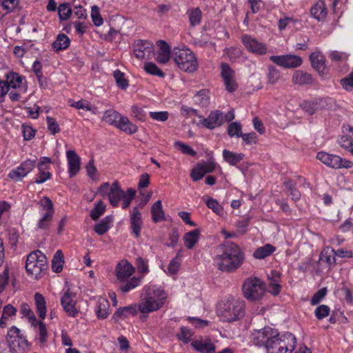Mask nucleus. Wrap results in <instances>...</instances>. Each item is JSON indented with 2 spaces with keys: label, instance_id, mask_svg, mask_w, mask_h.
<instances>
[{
  "label": "nucleus",
  "instance_id": "obj_44",
  "mask_svg": "<svg viewBox=\"0 0 353 353\" xmlns=\"http://www.w3.org/2000/svg\"><path fill=\"white\" fill-rule=\"evenodd\" d=\"M292 81L296 84L303 85L312 83V78L310 74L304 72L301 70H297L294 72Z\"/></svg>",
  "mask_w": 353,
  "mask_h": 353
},
{
  "label": "nucleus",
  "instance_id": "obj_58",
  "mask_svg": "<svg viewBox=\"0 0 353 353\" xmlns=\"http://www.w3.org/2000/svg\"><path fill=\"white\" fill-rule=\"evenodd\" d=\"M91 17L94 26H100L103 24V20L101 17L99 9L97 6L92 7Z\"/></svg>",
  "mask_w": 353,
  "mask_h": 353
},
{
  "label": "nucleus",
  "instance_id": "obj_24",
  "mask_svg": "<svg viewBox=\"0 0 353 353\" xmlns=\"http://www.w3.org/2000/svg\"><path fill=\"white\" fill-rule=\"evenodd\" d=\"M137 304H131L130 305L119 307L112 315V319L117 322L131 316H134L137 314Z\"/></svg>",
  "mask_w": 353,
  "mask_h": 353
},
{
  "label": "nucleus",
  "instance_id": "obj_26",
  "mask_svg": "<svg viewBox=\"0 0 353 353\" xmlns=\"http://www.w3.org/2000/svg\"><path fill=\"white\" fill-rule=\"evenodd\" d=\"M17 312V308L12 305H6L3 309V313L0 319V327H6L13 321Z\"/></svg>",
  "mask_w": 353,
  "mask_h": 353
},
{
  "label": "nucleus",
  "instance_id": "obj_59",
  "mask_svg": "<svg viewBox=\"0 0 353 353\" xmlns=\"http://www.w3.org/2000/svg\"><path fill=\"white\" fill-rule=\"evenodd\" d=\"M174 145L183 154H189L192 157H194L196 154V152L193 150V148L183 142L176 141L174 143Z\"/></svg>",
  "mask_w": 353,
  "mask_h": 353
},
{
  "label": "nucleus",
  "instance_id": "obj_4",
  "mask_svg": "<svg viewBox=\"0 0 353 353\" xmlns=\"http://www.w3.org/2000/svg\"><path fill=\"white\" fill-rule=\"evenodd\" d=\"M244 302L232 296L222 299L216 306L218 316L225 322L238 321L244 316Z\"/></svg>",
  "mask_w": 353,
  "mask_h": 353
},
{
  "label": "nucleus",
  "instance_id": "obj_37",
  "mask_svg": "<svg viewBox=\"0 0 353 353\" xmlns=\"http://www.w3.org/2000/svg\"><path fill=\"white\" fill-rule=\"evenodd\" d=\"M335 256L334 250L327 247L321 252L319 261L325 263L328 267H330L336 263Z\"/></svg>",
  "mask_w": 353,
  "mask_h": 353
},
{
  "label": "nucleus",
  "instance_id": "obj_33",
  "mask_svg": "<svg viewBox=\"0 0 353 353\" xmlns=\"http://www.w3.org/2000/svg\"><path fill=\"white\" fill-rule=\"evenodd\" d=\"M200 230L195 229L185 233L183 237L185 246L189 249H192L199 242L200 237Z\"/></svg>",
  "mask_w": 353,
  "mask_h": 353
},
{
  "label": "nucleus",
  "instance_id": "obj_61",
  "mask_svg": "<svg viewBox=\"0 0 353 353\" xmlns=\"http://www.w3.org/2000/svg\"><path fill=\"white\" fill-rule=\"evenodd\" d=\"M221 75L223 80L235 77L234 71L226 63L221 64Z\"/></svg>",
  "mask_w": 353,
  "mask_h": 353
},
{
  "label": "nucleus",
  "instance_id": "obj_48",
  "mask_svg": "<svg viewBox=\"0 0 353 353\" xmlns=\"http://www.w3.org/2000/svg\"><path fill=\"white\" fill-rule=\"evenodd\" d=\"M136 265L137 271L140 274L139 276H137V278H141L142 281L145 276L148 274L149 272V266L148 261L143 259L141 257H139L137 259Z\"/></svg>",
  "mask_w": 353,
  "mask_h": 353
},
{
  "label": "nucleus",
  "instance_id": "obj_5",
  "mask_svg": "<svg viewBox=\"0 0 353 353\" xmlns=\"http://www.w3.org/2000/svg\"><path fill=\"white\" fill-rule=\"evenodd\" d=\"M134 272V267L127 260H121L117 263L115 275L117 280L121 283L119 290L122 292L128 293L141 285V278L131 277Z\"/></svg>",
  "mask_w": 353,
  "mask_h": 353
},
{
  "label": "nucleus",
  "instance_id": "obj_15",
  "mask_svg": "<svg viewBox=\"0 0 353 353\" xmlns=\"http://www.w3.org/2000/svg\"><path fill=\"white\" fill-rule=\"evenodd\" d=\"M61 305L66 314L71 317H74L78 314L76 307L77 297L74 293L69 290L65 292L61 299Z\"/></svg>",
  "mask_w": 353,
  "mask_h": 353
},
{
  "label": "nucleus",
  "instance_id": "obj_47",
  "mask_svg": "<svg viewBox=\"0 0 353 353\" xmlns=\"http://www.w3.org/2000/svg\"><path fill=\"white\" fill-rule=\"evenodd\" d=\"M206 205L211 209L214 213L220 216L225 214V212L222 205L214 199L208 198L205 201Z\"/></svg>",
  "mask_w": 353,
  "mask_h": 353
},
{
  "label": "nucleus",
  "instance_id": "obj_40",
  "mask_svg": "<svg viewBox=\"0 0 353 353\" xmlns=\"http://www.w3.org/2000/svg\"><path fill=\"white\" fill-rule=\"evenodd\" d=\"M20 312L23 316L28 319L32 327H35L37 325V319L36 316L28 303H23L21 305Z\"/></svg>",
  "mask_w": 353,
  "mask_h": 353
},
{
  "label": "nucleus",
  "instance_id": "obj_22",
  "mask_svg": "<svg viewBox=\"0 0 353 353\" xmlns=\"http://www.w3.org/2000/svg\"><path fill=\"white\" fill-rule=\"evenodd\" d=\"M157 45L158 50L155 52V60L160 64H165L172 58V50L165 41H159Z\"/></svg>",
  "mask_w": 353,
  "mask_h": 353
},
{
  "label": "nucleus",
  "instance_id": "obj_13",
  "mask_svg": "<svg viewBox=\"0 0 353 353\" xmlns=\"http://www.w3.org/2000/svg\"><path fill=\"white\" fill-rule=\"evenodd\" d=\"M216 164L212 161H203L196 164L191 171L190 176L194 181L201 179L206 174L212 172Z\"/></svg>",
  "mask_w": 353,
  "mask_h": 353
},
{
  "label": "nucleus",
  "instance_id": "obj_2",
  "mask_svg": "<svg viewBox=\"0 0 353 353\" xmlns=\"http://www.w3.org/2000/svg\"><path fill=\"white\" fill-rule=\"evenodd\" d=\"M166 299L167 293L161 286L150 283L142 288L139 310L143 314L157 311L163 306Z\"/></svg>",
  "mask_w": 353,
  "mask_h": 353
},
{
  "label": "nucleus",
  "instance_id": "obj_7",
  "mask_svg": "<svg viewBox=\"0 0 353 353\" xmlns=\"http://www.w3.org/2000/svg\"><path fill=\"white\" fill-rule=\"evenodd\" d=\"M46 267V256L40 250H34L28 255L26 270L32 279H38Z\"/></svg>",
  "mask_w": 353,
  "mask_h": 353
},
{
  "label": "nucleus",
  "instance_id": "obj_17",
  "mask_svg": "<svg viewBox=\"0 0 353 353\" xmlns=\"http://www.w3.org/2000/svg\"><path fill=\"white\" fill-rule=\"evenodd\" d=\"M242 41L245 48L254 54L263 55L267 52V46L265 43L259 42L250 35L242 37Z\"/></svg>",
  "mask_w": 353,
  "mask_h": 353
},
{
  "label": "nucleus",
  "instance_id": "obj_10",
  "mask_svg": "<svg viewBox=\"0 0 353 353\" xmlns=\"http://www.w3.org/2000/svg\"><path fill=\"white\" fill-rule=\"evenodd\" d=\"M124 192L121 188L117 181L110 184L105 182L101 184L97 190V194L102 197H108L110 203L113 207H118Z\"/></svg>",
  "mask_w": 353,
  "mask_h": 353
},
{
  "label": "nucleus",
  "instance_id": "obj_25",
  "mask_svg": "<svg viewBox=\"0 0 353 353\" xmlns=\"http://www.w3.org/2000/svg\"><path fill=\"white\" fill-rule=\"evenodd\" d=\"M191 345L201 353H214L216 351V347L210 339L194 340Z\"/></svg>",
  "mask_w": 353,
  "mask_h": 353
},
{
  "label": "nucleus",
  "instance_id": "obj_31",
  "mask_svg": "<svg viewBox=\"0 0 353 353\" xmlns=\"http://www.w3.org/2000/svg\"><path fill=\"white\" fill-rule=\"evenodd\" d=\"M268 278L270 280L269 292L274 296L279 294L281 290L279 272L276 270H272Z\"/></svg>",
  "mask_w": 353,
  "mask_h": 353
},
{
  "label": "nucleus",
  "instance_id": "obj_30",
  "mask_svg": "<svg viewBox=\"0 0 353 353\" xmlns=\"http://www.w3.org/2000/svg\"><path fill=\"white\" fill-rule=\"evenodd\" d=\"M34 299L36 311H37L39 318L41 320H44L45 318L46 317V312H47L46 299H45L44 296L39 292H37L34 294Z\"/></svg>",
  "mask_w": 353,
  "mask_h": 353
},
{
  "label": "nucleus",
  "instance_id": "obj_64",
  "mask_svg": "<svg viewBox=\"0 0 353 353\" xmlns=\"http://www.w3.org/2000/svg\"><path fill=\"white\" fill-rule=\"evenodd\" d=\"M149 115L152 119L163 122L168 119L169 113L167 111L150 112Z\"/></svg>",
  "mask_w": 353,
  "mask_h": 353
},
{
  "label": "nucleus",
  "instance_id": "obj_52",
  "mask_svg": "<svg viewBox=\"0 0 353 353\" xmlns=\"http://www.w3.org/2000/svg\"><path fill=\"white\" fill-rule=\"evenodd\" d=\"M114 78L116 81L117 85L122 90H125L129 84L128 80L125 78L123 72L119 70H117L113 73Z\"/></svg>",
  "mask_w": 353,
  "mask_h": 353
},
{
  "label": "nucleus",
  "instance_id": "obj_3",
  "mask_svg": "<svg viewBox=\"0 0 353 353\" xmlns=\"http://www.w3.org/2000/svg\"><path fill=\"white\" fill-rule=\"evenodd\" d=\"M253 342L259 347L264 346L267 353H286L287 344L279 332L272 327H265L253 334Z\"/></svg>",
  "mask_w": 353,
  "mask_h": 353
},
{
  "label": "nucleus",
  "instance_id": "obj_53",
  "mask_svg": "<svg viewBox=\"0 0 353 353\" xmlns=\"http://www.w3.org/2000/svg\"><path fill=\"white\" fill-rule=\"evenodd\" d=\"M135 194L136 191L132 188H128L126 192L123 193V196L121 198V207L123 209H126L130 206L134 198Z\"/></svg>",
  "mask_w": 353,
  "mask_h": 353
},
{
  "label": "nucleus",
  "instance_id": "obj_46",
  "mask_svg": "<svg viewBox=\"0 0 353 353\" xmlns=\"http://www.w3.org/2000/svg\"><path fill=\"white\" fill-rule=\"evenodd\" d=\"M194 101L202 107L207 106L210 103V93L208 90H201L194 96Z\"/></svg>",
  "mask_w": 353,
  "mask_h": 353
},
{
  "label": "nucleus",
  "instance_id": "obj_62",
  "mask_svg": "<svg viewBox=\"0 0 353 353\" xmlns=\"http://www.w3.org/2000/svg\"><path fill=\"white\" fill-rule=\"evenodd\" d=\"M3 8L7 12L13 11L18 6V0H0Z\"/></svg>",
  "mask_w": 353,
  "mask_h": 353
},
{
  "label": "nucleus",
  "instance_id": "obj_57",
  "mask_svg": "<svg viewBox=\"0 0 353 353\" xmlns=\"http://www.w3.org/2000/svg\"><path fill=\"white\" fill-rule=\"evenodd\" d=\"M302 109L309 114H313L318 110L319 106L316 101H306L301 105Z\"/></svg>",
  "mask_w": 353,
  "mask_h": 353
},
{
  "label": "nucleus",
  "instance_id": "obj_1",
  "mask_svg": "<svg viewBox=\"0 0 353 353\" xmlns=\"http://www.w3.org/2000/svg\"><path fill=\"white\" fill-rule=\"evenodd\" d=\"M244 259V254L238 245L226 242L220 246L219 252L214 259V263L223 272H233L242 265Z\"/></svg>",
  "mask_w": 353,
  "mask_h": 353
},
{
  "label": "nucleus",
  "instance_id": "obj_63",
  "mask_svg": "<svg viewBox=\"0 0 353 353\" xmlns=\"http://www.w3.org/2000/svg\"><path fill=\"white\" fill-rule=\"evenodd\" d=\"M192 336V332L190 329L186 327H182L181 328L180 334H179V339L183 341L185 343H188L191 337Z\"/></svg>",
  "mask_w": 353,
  "mask_h": 353
},
{
  "label": "nucleus",
  "instance_id": "obj_12",
  "mask_svg": "<svg viewBox=\"0 0 353 353\" xmlns=\"http://www.w3.org/2000/svg\"><path fill=\"white\" fill-rule=\"evenodd\" d=\"M36 167V160L26 159L21 162L19 165L15 168L12 169L8 176L11 180L18 182L23 180V178L27 176Z\"/></svg>",
  "mask_w": 353,
  "mask_h": 353
},
{
  "label": "nucleus",
  "instance_id": "obj_19",
  "mask_svg": "<svg viewBox=\"0 0 353 353\" xmlns=\"http://www.w3.org/2000/svg\"><path fill=\"white\" fill-rule=\"evenodd\" d=\"M68 172L70 178L75 176L81 169V158L73 150L66 151Z\"/></svg>",
  "mask_w": 353,
  "mask_h": 353
},
{
  "label": "nucleus",
  "instance_id": "obj_38",
  "mask_svg": "<svg viewBox=\"0 0 353 353\" xmlns=\"http://www.w3.org/2000/svg\"><path fill=\"white\" fill-rule=\"evenodd\" d=\"M112 221V216H106L94 225V230L99 235L104 234L111 228Z\"/></svg>",
  "mask_w": 353,
  "mask_h": 353
},
{
  "label": "nucleus",
  "instance_id": "obj_35",
  "mask_svg": "<svg viewBox=\"0 0 353 353\" xmlns=\"http://www.w3.org/2000/svg\"><path fill=\"white\" fill-rule=\"evenodd\" d=\"M117 128L129 134H134L138 130L137 125L132 123L130 119L124 115L119 122Z\"/></svg>",
  "mask_w": 353,
  "mask_h": 353
},
{
  "label": "nucleus",
  "instance_id": "obj_41",
  "mask_svg": "<svg viewBox=\"0 0 353 353\" xmlns=\"http://www.w3.org/2000/svg\"><path fill=\"white\" fill-rule=\"evenodd\" d=\"M223 159L229 163L230 165H236L244 157V154L242 153L232 152L228 150H223Z\"/></svg>",
  "mask_w": 353,
  "mask_h": 353
},
{
  "label": "nucleus",
  "instance_id": "obj_32",
  "mask_svg": "<svg viewBox=\"0 0 353 353\" xmlns=\"http://www.w3.org/2000/svg\"><path fill=\"white\" fill-rule=\"evenodd\" d=\"M70 45V38L65 34H59L56 39L52 43V48L54 51L59 52L66 50Z\"/></svg>",
  "mask_w": 353,
  "mask_h": 353
},
{
  "label": "nucleus",
  "instance_id": "obj_8",
  "mask_svg": "<svg viewBox=\"0 0 353 353\" xmlns=\"http://www.w3.org/2000/svg\"><path fill=\"white\" fill-rule=\"evenodd\" d=\"M39 218L36 226L38 230H48L54 214V208L51 199L44 196L37 203Z\"/></svg>",
  "mask_w": 353,
  "mask_h": 353
},
{
  "label": "nucleus",
  "instance_id": "obj_27",
  "mask_svg": "<svg viewBox=\"0 0 353 353\" xmlns=\"http://www.w3.org/2000/svg\"><path fill=\"white\" fill-rule=\"evenodd\" d=\"M7 336L8 342L13 345L17 343L18 345H21L23 347L28 346V341L20 336V330L15 326L8 330Z\"/></svg>",
  "mask_w": 353,
  "mask_h": 353
},
{
  "label": "nucleus",
  "instance_id": "obj_51",
  "mask_svg": "<svg viewBox=\"0 0 353 353\" xmlns=\"http://www.w3.org/2000/svg\"><path fill=\"white\" fill-rule=\"evenodd\" d=\"M180 265L181 256L179 254H177L175 258H174L168 264L167 270H165L164 271L170 275L175 274L178 272Z\"/></svg>",
  "mask_w": 353,
  "mask_h": 353
},
{
  "label": "nucleus",
  "instance_id": "obj_18",
  "mask_svg": "<svg viewBox=\"0 0 353 353\" xmlns=\"http://www.w3.org/2000/svg\"><path fill=\"white\" fill-rule=\"evenodd\" d=\"M130 229L132 234L138 238L140 236L141 230L143 225L141 209L139 207L132 208L130 213Z\"/></svg>",
  "mask_w": 353,
  "mask_h": 353
},
{
  "label": "nucleus",
  "instance_id": "obj_39",
  "mask_svg": "<svg viewBox=\"0 0 353 353\" xmlns=\"http://www.w3.org/2000/svg\"><path fill=\"white\" fill-rule=\"evenodd\" d=\"M25 79L17 72H9L7 74L6 82L9 87L17 89L22 87Z\"/></svg>",
  "mask_w": 353,
  "mask_h": 353
},
{
  "label": "nucleus",
  "instance_id": "obj_9",
  "mask_svg": "<svg viewBox=\"0 0 353 353\" xmlns=\"http://www.w3.org/2000/svg\"><path fill=\"white\" fill-rule=\"evenodd\" d=\"M242 292L246 299L250 301H257L265 295V285L260 279L250 277L245 280Z\"/></svg>",
  "mask_w": 353,
  "mask_h": 353
},
{
  "label": "nucleus",
  "instance_id": "obj_11",
  "mask_svg": "<svg viewBox=\"0 0 353 353\" xmlns=\"http://www.w3.org/2000/svg\"><path fill=\"white\" fill-rule=\"evenodd\" d=\"M316 159L326 166L333 169L351 168L353 162L343 159L339 155L330 154L324 151L316 154Z\"/></svg>",
  "mask_w": 353,
  "mask_h": 353
},
{
  "label": "nucleus",
  "instance_id": "obj_28",
  "mask_svg": "<svg viewBox=\"0 0 353 353\" xmlns=\"http://www.w3.org/2000/svg\"><path fill=\"white\" fill-rule=\"evenodd\" d=\"M95 312L99 319H106L110 314V303L107 299L99 298L95 307Z\"/></svg>",
  "mask_w": 353,
  "mask_h": 353
},
{
  "label": "nucleus",
  "instance_id": "obj_14",
  "mask_svg": "<svg viewBox=\"0 0 353 353\" xmlns=\"http://www.w3.org/2000/svg\"><path fill=\"white\" fill-rule=\"evenodd\" d=\"M199 125L210 130L221 126L224 123L223 113L219 110L211 112L208 118H204L202 116H199Z\"/></svg>",
  "mask_w": 353,
  "mask_h": 353
},
{
  "label": "nucleus",
  "instance_id": "obj_36",
  "mask_svg": "<svg viewBox=\"0 0 353 353\" xmlns=\"http://www.w3.org/2000/svg\"><path fill=\"white\" fill-rule=\"evenodd\" d=\"M152 219L154 223L165 220V213L161 200L157 201L151 207Z\"/></svg>",
  "mask_w": 353,
  "mask_h": 353
},
{
  "label": "nucleus",
  "instance_id": "obj_23",
  "mask_svg": "<svg viewBox=\"0 0 353 353\" xmlns=\"http://www.w3.org/2000/svg\"><path fill=\"white\" fill-rule=\"evenodd\" d=\"M152 43L147 40H137L134 43V55L138 59H145L146 53L152 50Z\"/></svg>",
  "mask_w": 353,
  "mask_h": 353
},
{
  "label": "nucleus",
  "instance_id": "obj_55",
  "mask_svg": "<svg viewBox=\"0 0 353 353\" xmlns=\"http://www.w3.org/2000/svg\"><path fill=\"white\" fill-rule=\"evenodd\" d=\"M58 12L60 19L64 21L70 18L72 11L68 3H62L58 7Z\"/></svg>",
  "mask_w": 353,
  "mask_h": 353
},
{
  "label": "nucleus",
  "instance_id": "obj_49",
  "mask_svg": "<svg viewBox=\"0 0 353 353\" xmlns=\"http://www.w3.org/2000/svg\"><path fill=\"white\" fill-rule=\"evenodd\" d=\"M192 26L199 25L201 19V11L199 8H192L187 12Z\"/></svg>",
  "mask_w": 353,
  "mask_h": 353
},
{
  "label": "nucleus",
  "instance_id": "obj_34",
  "mask_svg": "<svg viewBox=\"0 0 353 353\" xmlns=\"http://www.w3.org/2000/svg\"><path fill=\"white\" fill-rule=\"evenodd\" d=\"M311 14L318 21L324 19L327 16V8L324 1H319L310 9Z\"/></svg>",
  "mask_w": 353,
  "mask_h": 353
},
{
  "label": "nucleus",
  "instance_id": "obj_45",
  "mask_svg": "<svg viewBox=\"0 0 353 353\" xmlns=\"http://www.w3.org/2000/svg\"><path fill=\"white\" fill-rule=\"evenodd\" d=\"M144 70L149 74L163 78L165 73L153 62L149 61L144 64Z\"/></svg>",
  "mask_w": 353,
  "mask_h": 353
},
{
  "label": "nucleus",
  "instance_id": "obj_6",
  "mask_svg": "<svg viewBox=\"0 0 353 353\" xmlns=\"http://www.w3.org/2000/svg\"><path fill=\"white\" fill-rule=\"evenodd\" d=\"M172 59L177 67L183 72L191 73L198 68V59L195 54L186 46L173 48Z\"/></svg>",
  "mask_w": 353,
  "mask_h": 353
},
{
  "label": "nucleus",
  "instance_id": "obj_16",
  "mask_svg": "<svg viewBox=\"0 0 353 353\" xmlns=\"http://www.w3.org/2000/svg\"><path fill=\"white\" fill-rule=\"evenodd\" d=\"M51 163L52 160L49 157H43L40 159L39 163L37 165L39 174L35 178L36 183L41 184L51 178L52 174L49 171Z\"/></svg>",
  "mask_w": 353,
  "mask_h": 353
},
{
  "label": "nucleus",
  "instance_id": "obj_54",
  "mask_svg": "<svg viewBox=\"0 0 353 353\" xmlns=\"http://www.w3.org/2000/svg\"><path fill=\"white\" fill-rule=\"evenodd\" d=\"M34 328H37V332L39 336V341L41 343H44L46 342L48 334L47 332V328L46 324L43 322V320L38 321L37 323Z\"/></svg>",
  "mask_w": 353,
  "mask_h": 353
},
{
  "label": "nucleus",
  "instance_id": "obj_56",
  "mask_svg": "<svg viewBox=\"0 0 353 353\" xmlns=\"http://www.w3.org/2000/svg\"><path fill=\"white\" fill-rule=\"evenodd\" d=\"M88 176L92 180H98V172L94 163V159H90L85 167Z\"/></svg>",
  "mask_w": 353,
  "mask_h": 353
},
{
  "label": "nucleus",
  "instance_id": "obj_60",
  "mask_svg": "<svg viewBox=\"0 0 353 353\" xmlns=\"http://www.w3.org/2000/svg\"><path fill=\"white\" fill-rule=\"evenodd\" d=\"M228 132L230 137H240L242 134L241 124L237 122L230 123L228 126Z\"/></svg>",
  "mask_w": 353,
  "mask_h": 353
},
{
  "label": "nucleus",
  "instance_id": "obj_42",
  "mask_svg": "<svg viewBox=\"0 0 353 353\" xmlns=\"http://www.w3.org/2000/svg\"><path fill=\"white\" fill-rule=\"evenodd\" d=\"M276 250L275 247L271 244H265L258 248L254 252L253 256L257 259H263L271 255Z\"/></svg>",
  "mask_w": 353,
  "mask_h": 353
},
{
  "label": "nucleus",
  "instance_id": "obj_29",
  "mask_svg": "<svg viewBox=\"0 0 353 353\" xmlns=\"http://www.w3.org/2000/svg\"><path fill=\"white\" fill-rule=\"evenodd\" d=\"M123 116V115H122L115 110L109 109L103 112V114L101 117V120L107 123L108 125L117 128L119 122L120 121Z\"/></svg>",
  "mask_w": 353,
  "mask_h": 353
},
{
  "label": "nucleus",
  "instance_id": "obj_21",
  "mask_svg": "<svg viewBox=\"0 0 353 353\" xmlns=\"http://www.w3.org/2000/svg\"><path fill=\"white\" fill-rule=\"evenodd\" d=\"M341 148L351 153L353 156V128L350 125L343 126V134L339 139Z\"/></svg>",
  "mask_w": 353,
  "mask_h": 353
},
{
  "label": "nucleus",
  "instance_id": "obj_43",
  "mask_svg": "<svg viewBox=\"0 0 353 353\" xmlns=\"http://www.w3.org/2000/svg\"><path fill=\"white\" fill-rule=\"evenodd\" d=\"M64 256L61 250H57L52 261V269L54 272H60L63 270L64 264Z\"/></svg>",
  "mask_w": 353,
  "mask_h": 353
},
{
  "label": "nucleus",
  "instance_id": "obj_20",
  "mask_svg": "<svg viewBox=\"0 0 353 353\" xmlns=\"http://www.w3.org/2000/svg\"><path fill=\"white\" fill-rule=\"evenodd\" d=\"M310 59L312 67L319 72V75L325 78L328 74V69L325 66L323 54L319 51H315L311 54Z\"/></svg>",
  "mask_w": 353,
  "mask_h": 353
},
{
  "label": "nucleus",
  "instance_id": "obj_50",
  "mask_svg": "<svg viewBox=\"0 0 353 353\" xmlns=\"http://www.w3.org/2000/svg\"><path fill=\"white\" fill-rule=\"evenodd\" d=\"M106 209V205L101 201H98L90 212V217L92 220L97 221L102 216Z\"/></svg>",
  "mask_w": 353,
  "mask_h": 353
}]
</instances>
